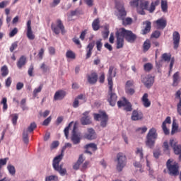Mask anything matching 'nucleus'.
Listing matches in <instances>:
<instances>
[{
	"label": "nucleus",
	"instance_id": "obj_25",
	"mask_svg": "<svg viewBox=\"0 0 181 181\" xmlns=\"http://www.w3.org/2000/svg\"><path fill=\"white\" fill-rule=\"evenodd\" d=\"M66 93L63 90H57L54 95V101H59L63 100L66 97Z\"/></svg>",
	"mask_w": 181,
	"mask_h": 181
},
{
	"label": "nucleus",
	"instance_id": "obj_48",
	"mask_svg": "<svg viewBox=\"0 0 181 181\" xmlns=\"http://www.w3.org/2000/svg\"><path fill=\"white\" fill-rule=\"evenodd\" d=\"M162 59L164 62H170V59H172V55L168 54V53H164L162 55Z\"/></svg>",
	"mask_w": 181,
	"mask_h": 181
},
{
	"label": "nucleus",
	"instance_id": "obj_63",
	"mask_svg": "<svg viewBox=\"0 0 181 181\" xmlns=\"http://www.w3.org/2000/svg\"><path fill=\"white\" fill-rule=\"evenodd\" d=\"M86 35H87V30H85L81 32L80 37H79L81 40H84V39H86Z\"/></svg>",
	"mask_w": 181,
	"mask_h": 181
},
{
	"label": "nucleus",
	"instance_id": "obj_47",
	"mask_svg": "<svg viewBox=\"0 0 181 181\" xmlns=\"http://www.w3.org/2000/svg\"><path fill=\"white\" fill-rule=\"evenodd\" d=\"M59 180V177L56 175H49L45 177V181H57Z\"/></svg>",
	"mask_w": 181,
	"mask_h": 181
},
{
	"label": "nucleus",
	"instance_id": "obj_61",
	"mask_svg": "<svg viewBox=\"0 0 181 181\" xmlns=\"http://www.w3.org/2000/svg\"><path fill=\"white\" fill-rule=\"evenodd\" d=\"M59 4H60V0H53L52 3L50 4V7L55 8Z\"/></svg>",
	"mask_w": 181,
	"mask_h": 181
},
{
	"label": "nucleus",
	"instance_id": "obj_40",
	"mask_svg": "<svg viewBox=\"0 0 181 181\" xmlns=\"http://www.w3.org/2000/svg\"><path fill=\"white\" fill-rule=\"evenodd\" d=\"M161 9L163 12H168V1L166 0H161Z\"/></svg>",
	"mask_w": 181,
	"mask_h": 181
},
{
	"label": "nucleus",
	"instance_id": "obj_11",
	"mask_svg": "<svg viewBox=\"0 0 181 181\" xmlns=\"http://www.w3.org/2000/svg\"><path fill=\"white\" fill-rule=\"evenodd\" d=\"M112 87L113 86H109V91H108V99L107 101L112 107H115V104H117V100L118 96L115 93L112 92Z\"/></svg>",
	"mask_w": 181,
	"mask_h": 181
},
{
	"label": "nucleus",
	"instance_id": "obj_9",
	"mask_svg": "<svg viewBox=\"0 0 181 181\" xmlns=\"http://www.w3.org/2000/svg\"><path fill=\"white\" fill-rule=\"evenodd\" d=\"M117 106L118 108H122L123 107V110L127 112H130L132 111V105L125 98H122V100L117 102Z\"/></svg>",
	"mask_w": 181,
	"mask_h": 181
},
{
	"label": "nucleus",
	"instance_id": "obj_20",
	"mask_svg": "<svg viewBox=\"0 0 181 181\" xmlns=\"http://www.w3.org/2000/svg\"><path fill=\"white\" fill-rule=\"evenodd\" d=\"M84 138L86 139H88L89 141H93V139H95L97 138V134L95 133V130L93 128L88 129L87 133L84 134Z\"/></svg>",
	"mask_w": 181,
	"mask_h": 181
},
{
	"label": "nucleus",
	"instance_id": "obj_44",
	"mask_svg": "<svg viewBox=\"0 0 181 181\" xmlns=\"http://www.w3.org/2000/svg\"><path fill=\"white\" fill-rule=\"evenodd\" d=\"M66 57L67 59H76V54L71 50H68L66 53Z\"/></svg>",
	"mask_w": 181,
	"mask_h": 181
},
{
	"label": "nucleus",
	"instance_id": "obj_10",
	"mask_svg": "<svg viewBox=\"0 0 181 181\" xmlns=\"http://www.w3.org/2000/svg\"><path fill=\"white\" fill-rule=\"evenodd\" d=\"M170 145L171 148H173L174 153L179 155V160H181V145L177 143V140L173 139H170Z\"/></svg>",
	"mask_w": 181,
	"mask_h": 181
},
{
	"label": "nucleus",
	"instance_id": "obj_21",
	"mask_svg": "<svg viewBox=\"0 0 181 181\" xmlns=\"http://www.w3.org/2000/svg\"><path fill=\"white\" fill-rule=\"evenodd\" d=\"M173 42L174 45V49L179 47L180 43V34L177 31H174L173 33Z\"/></svg>",
	"mask_w": 181,
	"mask_h": 181
},
{
	"label": "nucleus",
	"instance_id": "obj_14",
	"mask_svg": "<svg viewBox=\"0 0 181 181\" xmlns=\"http://www.w3.org/2000/svg\"><path fill=\"white\" fill-rule=\"evenodd\" d=\"M153 23L156 29L163 30V29H165V28H166V25H168V21H166V19L161 18L153 21Z\"/></svg>",
	"mask_w": 181,
	"mask_h": 181
},
{
	"label": "nucleus",
	"instance_id": "obj_16",
	"mask_svg": "<svg viewBox=\"0 0 181 181\" xmlns=\"http://www.w3.org/2000/svg\"><path fill=\"white\" fill-rule=\"evenodd\" d=\"M76 129H77V126L74 124L72 130V136L71 137V139L74 145H77L78 144H80V141H81L80 134L77 133Z\"/></svg>",
	"mask_w": 181,
	"mask_h": 181
},
{
	"label": "nucleus",
	"instance_id": "obj_38",
	"mask_svg": "<svg viewBox=\"0 0 181 181\" xmlns=\"http://www.w3.org/2000/svg\"><path fill=\"white\" fill-rule=\"evenodd\" d=\"M36 128H37V125L35 122H33L30 124L26 131L27 132H33Z\"/></svg>",
	"mask_w": 181,
	"mask_h": 181
},
{
	"label": "nucleus",
	"instance_id": "obj_49",
	"mask_svg": "<svg viewBox=\"0 0 181 181\" xmlns=\"http://www.w3.org/2000/svg\"><path fill=\"white\" fill-rule=\"evenodd\" d=\"M151 37H154V39H159V37H160V31L155 30L152 33Z\"/></svg>",
	"mask_w": 181,
	"mask_h": 181
},
{
	"label": "nucleus",
	"instance_id": "obj_55",
	"mask_svg": "<svg viewBox=\"0 0 181 181\" xmlns=\"http://www.w3.org/2000/svg\"><path fill=\"white\" fill-rule=\"evenodd\" d=\"M51 122L52 116H49L44 120V122H42V125H44L45 127H47V125H49V124H50Z\"/></svg>",
	"mask_w": 181,
	"mask_h": 181
},
{
	"label": "nucleus",
	"instance_id": "obj_59",
	"mask_svg": "<svg viewBox=\"0 0 181 181\" xmlns=\"http://www.w3.org/2000/svg\"><path fill=\"white\" fill-rule=\"evenodd\" d=\"M148 131V128L146 127H139L136 129L137 132H140L141 134H145Z\"/></svg>",
	"mask_w": 181,
	"mask_h": 181
},
{
	"label": "nucleus",
	"instance_id": "obj_54",
	"mask_svg": "<svg viewBox=\"0 0 181 181\" xmlns=\"http://www.w3.org/2000/svg\"><path fill=\"white\" fill-rule=\"evenodd\" d=\"M11 117H13L12 124L14 125H16L18 122V118H19V116L18 115V114H14V115H12Z\"/></svg>",
	"mask_w": 181,
	"mask_h": 181
},
{
	"label": "nucleus",
	"instance_id": "obj_27",
	"mask_svg": "<svg viewBox=\"0 0 181 181\" xmlns=\"http://www.w3.org/2000/svg\"><path fill=\"white\" fill-rule=\"evenodd\" d=\"M148 97L149 95L148 93H144L141 98V103L145 108H149L151 107V103Z\"/></svg>",
	"mask_w": 181,
	"mask_h": 181
},
{
	"label": "nucleus",
	"instance_id": "obj_43",
	"mask_svg": "<svg viewBox=\"0 0 181 181\" xmlns=\"http://www.w3.org/2000/svg\"><path fill=\"white\" fill-rule=\"evenodd\" d=\"M40 69L42 71V73H47L50 71V68L46 65V64L42 63L40 66Z\"/></svg>",
	"mask_w": 181,
	"mask_h": 181
},
{
	"label": "nucleus",
	"instance_id": "obj_15",
	"mask_svg": "<svg viewBox=\"0 0 181 181\" xmlns=\"http://www.w3.org/2000/svg\"><path fill=\"white\" fill-rule=\"evenodd\" d=\"M117 76V69L114 67L113 66H110L109 67L108 71V77H107V81H108V86H114V83L112 82V78Z\"/></svg>",
	"mask_w": 181,
	"mask_h": 181
},
{
	"label": "nucleus",
	"instance_id": "obj_45",
	"mask_svg": "<svg viewBox=\"0 0 181 181\" xmlns=\"http://www.w3.org/2000/svg\"><path fill=\"white\" fill-rule=\"evenodd\" d=\"M73 125V122H71L69 125L64 129V135L66 138V139H69V130L70 129V127Z\"/></svg>",
	"mask_w": 181,
	"mask_h": 181
},
{
	"label": "nucleus",
	"instance_id": "obj_36",
	"mask_svg": "<svg viewBox=\"0 0 181 181\" xmlns=\"http://www.w3.org/2000/svg\"><path fill=\"white\" fill-rule=\"evenodd\" d=\"M42 89L43 84H40L38 88H35L33 93V97H37V94H39V93H41Z\"/></svg>",
	"mask_w": 181,
	"mask_h": 181
},
{
	"label": "nucleus",
	"instance_id": "obj_34",
	"mask_svg": "<svg viewBox=\"0 0 181 181\" xmlns=\"http://www.w3.org/2000/svg\"><path fill=\"white\" fill-rule=\"evenodd\" d=\"M151 49V40H146L143 45L144 52H148Z\"/></svg>",
	"mask_w": 181,
	"mask_h": 181
},
{
	"label": "nucleus",
	"instance_id": "obj_6",
	"mask_svg": "<svg viewBox=\"0 0 181 181\" xmlns=\"http://www.w3.org/2000/svg\"><path fill=\"white\" fill-rule=\"evenodd\" d=\"M51 29L55 35H59L60 32L62 35H64L66 33V29L64 28V25L63 22L60 19H57L56 21V24L52 23L51 24Z\"/></svg>",
	"mask_w": 181,
	"mask_h": 181
},
{
	"label": "nucleus",
	"instance_id": "obj_8",
	"mask_svg": "<svg viewBox=\"0 0 181 181\" xmlns=\"http://www.w3.org/2000/svg\"><path fill=\"white\" fill-rule=\"evenodd\" d=\"M95 121H100L101 119L100 126L103 128L107 127V122H108V115L105 112H100V113L93 114Z\"/></svg>",
	"mask_w": 181,
	"mask_h": 181
},
{
	"label": "nucleus",
	"instance_id": "obj_17",
	"mask_svg": "<svg viewBox=\"0 0 181 181\" xmlns=\"http://www.w3.org/2000/svg\"><path fill=\"white\" fill-rule=\"evenodd\" d=\"M116 47L117 49H122L124 47V37L122 34L120 33L119 30H117L116 33Z\"/></svg>",
	"mask_w": 181,
	"mask_h": 181
},
{
	"label": "nucleus",
	"instance_id": "obj_24",
	"mask_svg": "<svg viewBox=\"0 0 181 181\" xmlns=\"http://www.w3.org/2000/svg\"><path fill=\"white\" fill-rule=\"evenodd\" d=\"M32 21L29 20L27 22V37L30 40H33L35 39V35H33V32L32 31Z\"/></svg>",
	"mask_w": 181,
	"mask_h": 181
},
{
	"label": "nucleus",
	"instance_id": "obj_51",
	"mask_svg": "<svg viewBox=\"0 0 181 181\" xmlns=\"http://www.w3.org/2000/svg\"><path fill=\"white\" fill-rule=\"evenodd\" d=\"M153 66L151 63H146L144 66V69L145 71H151V69H153Z\"/></svg>",
	"mask_w": 181,
	"mask_h": 181
},
{
	"label": "nucleus",
	"instance_id": "obj_23",
	"mask_svg": "<svg viewBox=\"0 0 181 181\" xmlns=\"http://www.w3.org/2000/svg\"><path fill=\"white\" fill-rule=\"evenodd\" d=\"M87 79L89 84H95L98 81V74H97V72H92L87 75Z\"/></svg>",
	"mask_w": 181,
	"mask_h": 181
},
{
	"label": "nucleus",
	"instance_id": "obj_18",
	"mask_svg": "<svg viewBox=\"0 0 181 181\" xmlns=\"http://www.w3.org/2000/svg\"><path fill=\"white\" fill-rule=\"evenodd\" d=\"M166 124H168L169 125H170L172 124V118L170 116H168L165 118V119L163 122V124L161 125V128H162L165 135H169V134H170V132L169 129H168Z\"/></svg>",
	"mask_w": 181,
	"mask_h": 181
},
{
	"label": "nucleus",
	"instance_id": "obj_42",
	"mask_svg": "<svg viewBox=\"0 0 181 181\" xmlns=\"http://www.w3.org/2000/svg\"><path fill=\"white\" fill-rule=\"evenodd\" d=\"M8 99L6 98H3L1 104H3V111H6L8 110Z\"/></svg>",
	"mask_w": 181,
	"mask_h": 181
},
{
	"label": "nucleus",
	"instance_id": "obj_32",
	"mask_svg": "<svg viewBox=\"0 0 181 181\" xmlns=\"http://www.w3.org/2000/svg\"><path fill=\"white\" fill-rule=\"evenodd\" d=\"M92 28L95 31H97L100 29V18H96L93 21Z\"/></svg>",
	"mask_w": 181,
	"mask_h": 181
},
{
	"label": "nucleus",
	"instance_id": "obj_33",
	"mask_svg": "<svg viewBox=\"0 0 181 181\" xmlns=\"http://www.w3.org/2000/svg\"><path fill=\"white\" fill-rule=\"evenodd\" d=\"M179 129V124H177L175 119H173V125H172V130H171V135H175L176 132Z\"/></svg>",
	"mask_w": 181,
	"mask_h": 181
},
{
	"label": "nucleus",
	"instance_id": "obj_13",
	"mask_svg": "<svg viewBox=\"0 0 181 181\" xmlns=\"http://www.w3.org/2000/svg\"><path fill=\"white\" fill-rule=\"evenodd\" d=\"M141 81L146 88H151L155 83V78L151 75H147L141 78Z\"/></svg>",
	"mask_w": 181,
	"mask_h": 181
},
{
	"label": "nucleus",
	"instance_id": "obj_31",
	"mask_svg": "<svg viewBox=\"0 0 181 181\" xmlns=\"http://www.w3.org/2000/svg\"><path fill=\"white\" fill-rule=\"evenodd\" d=\"M173 87L177 86L179 84V81H180V73L179 71L175 72L173 76Z\"/></svg>",
	"mask_w": 181,
	"mask_h": 181
},
{
	"label": "nucleus",
	"instance_id": "obj_64",
	"mask_svg": "<svg viewBox=\"0 0 181 181\" xmlns=\"http://www.w3.org/2000/svg\"><path fill=\"white\" fill-rule=\"evenodd\" d=\"M134 86V81H127L125 88H131Z\"/></svg>",
	"mask_w": 181,
	"mask_h": 181
},
{
	"label": "nucleus",
	"instance_id": "obj_56",
	"mask_svg": "<svg viewBox=\"0 0 181 181\" xmlns=\"http://www.w3.org/2000/svg\"><path fill=\"white\" fill-rule=\"evenodd\" d=\"M16 49H18V42H14L11 44V46L10 47V52L13 53V50Z\"/></svg>",
	"mask_w": 181,
	"mask_h": 181
},
{
	"label": "nucleus",
	"instance_id": "obj_3",
	"mask_svg": "<svg viewBox=\"0 0 181 181\" xmlns=\"http://www.w3.org/2000/svg\"><path fill=\"white\" fill-rule=\"evenodd\" d=\"M158 139V132H156V129L151 128L146 136V145L148 148H153L155 146V142Z\"/></svg>",
	"mask_w": 181,
	"mask_h": 181
},
{
	"label": "nucleus",
	"instance_id": "obj_22",
	"mask_svg": "<svg viewBox=\"0 0 181 181\" xmlns=\"http://www.w3.org/2000/svg\"><path fill=\"white\" fill-rule=\"evenodd\" d=\"M89 112H85L83 113V117L81 119V123L82 125H90L91 124V117L88 116Z\"/></svg>",
	"mask_w": 181,
	"mask_h": 181
},
{
	"label": "nucleus",
	"instance_id": "obj_1",
	"mask_svg": "<svg viewBox=\"0 0 181 181\" xmlns=\"http://www.w3.org/2000/svg\"><path fill=\"white\" fill-rule=\"evenodd\" d=\"M144 0H133L130 2L131 6L133 8H137V12L139 15H145V11H148L150 13H153L155 9H156V6L159 5L160 1L156 0V1H153L149 7V1Z\"/></svg>",
	"mask_w": 181,
	"mask_h": 181
},
{
	"label": "nucleus",
	"instance_id": "obj_19",
	"mask_svg": "<svg viewBox=\"0 0 181 181\" xmlns=\"http://www.w3.org/2000/svg\"><path fill=\"white\" fill-rule=\"evenodd\" d=\"M84 148L86 149L85 153H88L89 155H93V152H95L98 149L97 144L94 143L88 144L84 146Z\"/></svg>",
	"mask_w": 181,
	"mask_h": 181
},
{
	"label": "nucleus",
	"instance_id": "obj_7",
	"mask_svg": "<svg viewBox=\"0 0 181 181\" xmlns=\"http://www.w3.org/2000/svg\"><path fill=\"white\" fill-rule=\"evenodd\" d=\"M119 31H120L123 37H124L125 40L129 42V43H134L138 37L132 31L126 30L125 28H119Z\"/></svg>",
	"mask_w": 181,
	"mask_h": 181
},
{
	"label": "nucleus",
	"instance_id": "obj_60",
	"mask_svg": "<svg viewBox=\"0 0 181 181\" xmlns=\"http://www.w3.org/2000/svg\"><path fill=\"white\" fill-rule=\"evenodd\" d=\"M45 54V49L41 48L38 52V57L40 59V60H42L43 59V55Z\"/></svg>",
	"mask_w": 181,
	"mask_h": 181
},
{
	"label": "nucleus",
	"instance_id": "obj_5",
	"mask_svg": "<svg viewBox=\"0 0 181 181\" xmlns=\"http://www.w3.org/2000/svg\"><path fill=\"white\" fill-rule=\"evenodd\" d=\"M117 162L116 169L117 172H122V170L127 166V156L123 153H118L116 157Z\"/></svg>",
	"mask_w": 181,
	"mask_h": 181
},
{
	"label": "nucleus",
	"instance_id": "obj_2",
	"mask_svg": "<svg viewBox=\"0 0 181 181\" xmlns=\"http://www.w3.org/2000/svg\"><path fill=\"white\" fill-rule=\"evenodd\" d=\"M62 159H63V154H59L56 156L52 162V166L56 172H59L61 176H64L66 173H67V170L66 168H63V165L60 164L62 162Z\"/></svg>",
	"mask_w": 181,
	"mask_h": 181
},
{
	"label": "nucleus",
	"instance_id": "obj_12",
	"mask_svg": "<svg viewBox=\"0 0 181 181\" xmlns=\"http://www.w3.org/2000/svg\"><path fill=\"white\" fill-rule=\"evenodd\" d=\"M116 8L119 12L117 14V18L119 21H122L127 16V11L124 8V4L121 3L116 2Z\"/></svg>",
	"mask_w": 181,
	"mask_h": 181
},
{
	"label": "nucleus",
	"instance_id": "obj_39",
	"mask_svg": "<svg viewBox=\"0 0 181 181\" xmlns=\"http://www.w3.org/2000/svg\"><path fill=\"white\" fill-rule=\"evenodd\" d=\"M23 141L25 144H29V134H28V131L26 130H23Z\"/></svg>",
	"mask_w": 181,
	"mask_h": 181
},
{
	"label": "nucleus",
	"instance_id": "obj_29",
	"mask_svg": "<svg viewBox=\"0 0 181 181\" xmlns=\"http://www.w3.org/2000/svg\"><path fill=\"white\" fill-rule=\"evenodd\" d=\"M26 62H27L26 57L23 55L21 56L16 63L18 69L21 70L22 67H23V66L26 65Z\"/></svg>",
	"mask_w": 181,
	"mask_h": 181
},
{
	"label": "nucleus",
	"instance_id": "obj_4",
	"mask_svg": "<svg viewBox=\"0 0 181 181\" xmlns=\"http://www.w3.org/2000/svg\"><path fill=\"white\" fill-rule=\"evenodd\" d=\"M173 160L168 159L166 162V168L168 171L170 176H179V163L174 162Z\"/></svg>",
	"mask_w": 181,
	"mask_h": 181
},
{
	"label": "nucleus",
	"instance_id": "obj_46",
	"mask_svg": "<svg viewBox=\"0 0 181 181\" xmlns=\"http://www.w3.org/2000/svg\"><path fill=\"white\" fill-rule=\"evenodd\" d=\"M7 169L10 173V175H15V173H16V170H15V167L12 165H8L7 166Z\"/></svg>",
	"mask_w": 181,
	"mask_h": 181
},
{
	"label": "nucleus",
	"instance_id": "obj_52",
	"mask_svg": "<svg viewBox=\"0 0 181 181\" xmlns=\"http://www.w3.org/2000/svg\"><path fill=\"white\" fill-rule=\"evenodd\" d=\"M136 153L139 155L141 159H144V150L141 148H137Z\"/></svg>",
	"mask_w": 181,
	"mask_h": 181
},
{
	"label": "nucleus",
	"instance_id": "obj_35",
	"mask_svg": "<svg viewBox=\"0 0 181 181\" xmlns=\"http://www.w3.org/2000/svg\"><path fill=\"white\" fill-rule=\"evenodd\" d=\"M1 71L2 77H6V76L9 74V70L8 69V66L6 65H4L1 68Z\"/></svg>",
	"mask_w": 181,
	"mask_h": 181
},
{
	"label": "nucleus",
	"instance_id": "obj_37",
	"mask_svg": "<svg viewBox=\"0 0 181 181\" xmlns=\"http://www.w3.org/2000/svg\"><path fill=\"white\" fill-rule=\"evenodd\" d=\"M122 25H124V26H127L128 25H132V18L127 17V18H124V19L122 20Z\"/></svg>",
	"mask_w": 181,
	"mask_h": 181
},
{
	"label": "nucleus",
	"instance_id": "obj_62",
	"mask_svg": "<svg viewBox=\"0 0 181 181\" xmlns=\"http://www.w3.org/2000/svg\"><path fill=\"white\" fill-rule=\"evenodd\" d=\"M103 39H107L110 35V31L108 29H105V30L102 33Z\"/></svg>",
	"mask_w": 181,
	"mask_h": 181
},
{
	"label": "nucleus",
	"instance_id": "obj_30",
	"mask_svg": "<svg viewBox=\"0 0 181 181\" xmlns=\"http://www.w3.org/2000/svg\"><path fill=\"white\" fill-rule=\"evenodd\" d=\"M143 117L142 112L134 110L132 115V121H139Z\"/></svg>",
	"mask_w": 181,
	"mask_h": 181
},
{
	"label": "nucleus",
	"instance_id": "obj_28",
	"mask_svg": "<svg viewBox=\"0 0 181 181\" xmlns=\"http://www.w3.org/2000/svg\"><path fill=\"white\" fill-rule=\"evenodd\" d=\"M144 25H146L144 29L142 30V35H147L151 32V29L152 28V23L149 21H146L143 23Z\"/></svg>",
	"mask_w": 181,
	"mask_h": 181
},
{
	"label": "nucleus",
	"instance_id": "obj_57",
	"mask_svg": "<svg viewBox=\"0 0 181 181\" xmlns=\"http://www.w3.org/2000/svg\"><path fill=\"white\" fill-rule=\"evenodd\" d=\"M18 34V28H14L9 33V37H13L16 35Z\"/></svg>",
	"mask_w": 181,
	"mask_h": 181
},
{
	"label": "nucleus",
	"instance_id": "obj_26",
	"mask_svg": "<svg viewBox=\"0 0 181 181\" xmlns=\"http://www.w3.org/2000/svg\"><path fill=\"white\" fill-rule=\"evenodd\" d=\"M95 43L94 42H90L86 47V59H90L93 54V49H94Z\"/></svg>",
	"mask_w": 181,
	"mask_h": 181
},
{
	"label": "nucleus",
	"instance_id": "obj_41",
	"mask_svg": "<svg viewBox=\"0 0 181 181\" xmlns=\"http://www.w3.org/2000/svg\"><path fill=\"white\" fill-rule=\"evenodd\" d=\"M8 162V158L0 159V170L2 169V166H5ZM0 177H2V173L0 171Z\"/></svg>",
	"mask_w": 181,
	"mask_h": 181
},
{
	"label": "nucleus",
	"instance_id": "obj_50",
	"mask_svg": "<svg viewBox=\"0 0 181 181\" xmlns=\"http://www.w3.org/2000/svg\"><path fill=\"white\" fill-rule=\"evenodd\" d=\"M125 91L129 95H134L135 94V89L132 88H125Z\"/></svg>",
	"mask_w": 181,
	"mask_h": 181
},
{
	"label": "nucleus",
	"instance_id": "obj_58",
	"mask_svg": "<svg viewBox=\"0 0 181 181\" xmlns=\"http://www.w3.org/2000/svg\"><path fill=\"white\" fill-rule=\"evenodd\" d=\"M72 40L75 45H77L79 49H81V42H80V40H78V38L74 37Z\"/></svg>",
	"mask_w": 181,
	"mask_h": 181
},
{
	"label": "nucleus",
	"instance_id": "obj_53",
	"mask_svg": "<svg viewBox=\"0 0 181 181\" xmlns=\"http://www.w3.org/2000/svg\"><path fill=\"white\" fill-rule=\"evenodd\" d=\"M102 40H99L96 41V48L98 52H101V49L103 48V42Z\"/></svg>",
	"mask_w": 181,
	"mask_h": 181
}]
</instances>
